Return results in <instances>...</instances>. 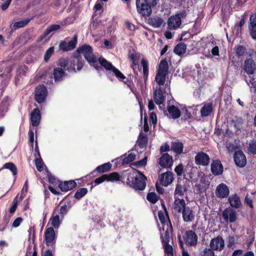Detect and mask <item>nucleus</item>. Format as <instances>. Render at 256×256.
<instances>
[{"label": "nucleus", "mask_w": 256, "mask_h": 256, "mask_svg": "<svg viewBox=\"0 0 256 256\" xmlns=\"http://www.w3.org/2000/svg\"><path fill=\"white\" fill-rule=\"evenodd\" d=\"M158 0H136V4L138 12L142 16H150L152 8L157 4Z\"/></svg>", "instance_id": "nucleus-3"}, {"label": "nucleus", "mask_w": 256, "mask_h": 256, "mask_svg": "<svg viewBox=\"0 0 256 256\" xmlns=\"http://www.w3.org/2000/svg\"><path fill=\"white\" fill-rule=\"evenodd\" d=\"M2 168L8 169L10 170L14 176L17 174V168L15 164L11 162H6L4 164Z\"/></svg>", "instance_id": "nucleus-45"}, {"label": "nucleus", "mask_w": 256, "mask_h": 256, "mask_svg": "<svg viewBox=\"0 0 256 256\" xmlns=\"http://www.w3.org/2000/svg\"><path fill=\"white\" fill-rule=\"evenodd\" d=\"M174 172L178 176H182L184 172V166L182 164H179L174 168Z\"/></svg>", "instance_id": "nucleus-64"}, {"label": "nucleus", "mask_w": 256, "mask_h": 256, "mask_svg": "<svg viewBox=\"0 0 256 256\" xmlns=\"http://www.w3.org/2000/svg\"><path fill=\"white\" fill-rule=\"evenodd\" d=\"M58 65L60 66V68H65L70 66V60L66 58L60 59L58 61Z\"/></svg>", "instance_id": "nucleus-60"}, {"label": "nucleus", "mask_w": 256, "mask_h": 256, "mask_svg": "<svg viewBox=\"0 0 256 256\" xmlns=\"http://www.w3.org/2000/svg\"><path fill=\"white\" fill-rule=\"evenodd\" d=\"M213 110L212 103H208L203 106L200 110V114L202 117H207L211 114Z\"/></svg>", "instance_id": "nucleus-36"}, {"label": "nucleus", "mask_w": 256, "mask_h": 256, "mask_svg": "<svg viewBox=\"0 0 256 256\" xmlns=\"http://www.w3.org/2000/svg\"><path fill=\"white\" fill-rule=\"evenodd\" d=\"M170 224L169 228H167L164 232V236L161 234L160 238L162 239V244H169V242L170 240V232H172L173 229L170 230Z\"/></svg>", "instance_id": "nucleus-42"}, {"label": "nucleus", "mask_w": 256, "mask_h": 256, "mask_svg": "<svg viewBox=\"0 0 256 256\" xmlns=\"http://www.w3.org/2000/svg\"><path fill=\"white\" fill-rule=\"evenodd\" d=\"M248 150L252 154H256V140H251L249 144Z\"/></svg>", "instance_id": "nucleus-57"}, {"label": "nucleus", "mask_w": 256, "mask_h": 256, "mask_svg": "<svg viewBox=\"0 0 256 256\" xmlns=\"http://www.w3.org/2000/svg\"><path fill=\"white\" fill-rule=\"evenodd\" d=\"M112 72L120 81L126 79V76L116 67L113 68V70Z\"/></svg>", "instance_id": "nucleus-56"}, {"label": "nucleus", "mask_w": 256, "mask_h": 256, "mask_svg": "<svg viewBox=\"0 0 256 256\" xmlns=\"http://www.w3.org/2000/svg\"><path fill=\"white\" fill-rule=\"evenodd\" d=\"M158 216L162 224L163 225L166 222V219H168L164 212L162 210L158 211Z\"/></svg>", "instance_id": "nucleus-62"}, {"label": "nucleus", "mask_w": 256, "mask_h": 256, "mask_svg": "<svg viewBox=\"0 0 256 256\" xmlns=\"http://www.w3.org/2000/svg\"><path fill=\"white\" fill-rule=\"evenodd\" d=\"M214 250L210 248H206L201 253V256H214Z\"/></svg>", "instance_id": "nucleus-63"}, {"label": "nucleus", "mask_w": 256, "mask_h": 256, "mask_svg": "<svg viewBox=\"0 0 256 256\" xmlns=\"http://www.w3.org/2000/svg\"><path fill=\"white\" fill-rule=\"evenodd\" d=\"M136 154L134 153H130L127 156L126 155L122 156L120 160H122V164H127L131 162H132L136 159Z\"/></svg>", "instance_id": "nucleus-41"}, {"label": "nucleus", "mask_w": 256, "mask_h": 256, "mask_svg": "<svg viewBox=\"0 0 256 256\" xmlns=\"http://www.w3.org/2000/svg\"><path fill=\"white\" fill-rule=\"evenodd\" d=\"M174 199L172 208L176 212L181 213L187 207L185 200L184 199L180 198L178 196H174Z\"/></svg>", "instance_id": "nucleus-23"}, {"label": "nucleus", "mask_w": 256, "mask_h": 256, "mask_svg": "<svg viewBox=\"0 0 256 256\" xmlns=\"http://www.w3.org/2000/svg\"><path fill=\"white\" fill-rule=\"evenodd\" d=\"M174 180L172 173L170 172H166L162 174L160 178V184L164 186L170 185Z\"/></svg>", "instance_id": "nucleus-25"}, {"label": "nucleus", "mask_w": 256, "mask_h": 256, "mask_svg": "<svg viewBox=\"0 0 256 256\" xmlns=\"http://www.w3.org/2000/svg\"><path fill=\"white\" fill-rule=\"evenodd\" d=\"M234 159L236 166L239 168H244L246 164V158L242 150L235 152Z\"/></svg>", "instance_id": "nucleus-17"}, {"label": "nucleus", "mask_w": 256, "mask_h": 256, "mask_svg": "<svg viewBox=\"0 0 256 256\" xmlns=\"http://www.w3.org/2000/svg\"><path fill=\"white\" fill-rule=\"evenodd\" d=\"M243 70L248 74H253L256 72V62L250 55L244 61Z\"/></svg>", "instance_id": "nucleus-9"}, {"label": "nucleus", "mask_w": 256, "mask_h": 256, "mask_svg": "<svg viewBox=\"0 0 256 256\" xmlns=\"http://www.w3.org/2000/svg\"><path fill=\"white\" fill-rule=\"evenodd\" d=\"M84 61L80 54H74L70 60V66L66 70L69 72H76L80 71L84 67Z\"/></svg>", "instance_id": "nucleus-6"}, {"label": "nucleus", "mask_w": 256, "mask_h": 256, "mask_svg": "<svg viewBox=\"0 0 256 256\" xmlns=\"http://www.w3.org/2000/svg\"><path fill=\"white\" fill-rule=\"evenodd\" d=\"M70 209V207H68L66 204H64L60 208L57 206L56 207L54 212L53 214H59L62 218H63L65 215L68 212Z\"/></svg>", "instance_id": "nucleus-39"}, {"label": "nucleus", "mask_w": 256, "mask_h": 256, "mask_svg": "<svg viewBox=\"0 0 256 256\" xmlns=\"http://www.w3.org/2000/svg\"><path fill=\"white\" fill-rule=\"evenodd\" d=\"M165 256H174V251L172 246L170 244H162Z\"/></svg>", "instance_id": "nucleus-53"}, {"label": "nucleus", "mask_w": 256, "mask_h": 256, "mask_svg": "<svg viewBox=\"0 0 256 256\" xmlns=\"http://www.w3.org/2000/svg\"><path fill=\"white\" fill-rule=\"evenodd\" d=\"M188 186L186 181L182 180H178L174 192V196H177V195L181 196H184L188 191Z\"/></svg>", "instance_id": "nucleus-13"}, {"label": "nucleus", "mask_w": 256, "mask_h": 256, "mask_svg": "<svg viewBox=\"0 0 256 256\" xmlns=\"http://www.w3.org/2000/svg\"><path fill=\"white\" fill-rule=\"evenodd\" d=\"M148 23L152 27L156 28L160 27L163 24H165L163 19L158 16L150 18L148 19Z\"/></svg>", "instance_id": "nucleus-32"}, {"label": "nucleus", "mask_w": 256, "mask_h": 256, "mask_svg": "<svg viewBox=\"0 0 256 256\" xmlns=\"http://www.w3.org/2000/svg\"><path fill=\"white\" fill-rule=\"evenodd\" d=\"M154 98L155 102L158 105H160L164 102L166 96H164V91L160 86L154 90Z\"/></svg>", "instance_id": "nucleus-27"}, {"label": "nucleus", "mask_w": 256, "mask_h": 256, "mask_svg": "<svg viewBox=\"0 0 256 256\" xmlns=\"http://www.w3.org/2000/svg\"><path fill=\"white\" fill-rule=\"evenodd\" d=\"M41 118L40 110L38 108H35L30 114V122L33 126H38Z\"/></svg>", "instance_id": "nucleus-29"}, {"label": "nucleus", "mask_w": 256, "mask_h": 256, "mask_svg": "<svg viewBox=\"0 0 256 256\" xmlns=\"http://www.w3.org/2000/svg\"><path fill=\"white\" fill-rule=\"evenodd\" d=\"M77 183L74 180L62 181L60 180L58 183V187L61 191L67 192L76 188Z\"/></svg>", "instance_id": "nucleus-15"}, {"label": "nucleus", "mask_w": 256, "mask_h": 256, "mask_svg": "<svg viewBox=\"0 0 256 256\" xmlns=\"http://www.w3.org/2000/svg\"><path fill=\"white\" fill-rule=\"evenodd\" d=\"M171 150H173L177 154H180L183 152L184 144L182 142L177 140L173 142L171 144Z\"/></svg>", "instance_id": "nucleus-34"}, {"label": "nucleus", "mask_w": 256, "mask_h": 256, "mask_svg": "<svg viewBox=\"0 0 256 256\" xmlns=\"http://www.w3.org/2000/svg\"><path fill=\"white\" fill-rule=\"evenodd\" d=\"M168 73V63L166 60L164 58L160 62L155 77V81L160 86L164 84L166 76Z\"/></svg>", "instance_id": "nucleus-4"}, {"label": "nucleus", "mask_w": 256, "mask_h": 256, "mask_svg": "<svg viewBox=\"0 0 256 256\" xmlns=\"http://www.w3.org/2000/svg\"><path fill=\"white\" fill-rule=\"evenodd\" d=\"M182 216L184 222H191L194 219V214L192 208L189 206H187L182 212Z\"/></svg>", "instance_id": "nucleus-30"}, {"label": "nucleus", "mask_w": 256, "mask_h": 256, "mask_svg": "<svg viewBox=\"0 0 256 256\" xmlns=\"http://www.w3.org/2000/svg\"><path fill=\"white\" fill-rule=\"evenodd\" d=\"M194 162L198 166H208L210 162V158L207 154L204 152H200L196 156Z\"/></svg>", "instance_id": "nucleus-11"}, {"label": "nucleus", "mask_w": 256, "mask_h": 256, "mask_svg": "<svg viewBox=\"0 0 256 256\" xmlns=\"http://www.w3.org/2000/svg\"><path fill=\"white\" fill-rule=\"evenodd\" d=\"M173 164L172 156L168 153L162 154L159 160V164L164 168H170Z\"/></svg>", "instance_id": "nucleus-19"}, {"label": "nucleus", "mask_w": 256, "mask_h": 256, "mask_svg": "<svg viewBox=\"0 0 256 256\" xmlns=\"http://www.w3.org/2000/svg\"><path fill=\"white\" fill-rule=\"evenodd\" d=\"M56 239V235L54 228L50 227L46 228L44 234V240L46 245L51 246L53 250H55Z\"/></svg>", "instance_id": "nucleus-7"}, {"label": "nucleus", "mask_w": 256, "mask_h": 256, "mask_svg": "<svg viewBox=\"0 0 256 256\" xmlns=\"http://www.w3.org/2000/svg\"><path fill=\"white\" fill-rule=\"evenodd\" d=\"M186 49V45L184 42L178 43L176 45L174 50V52L178 56L184 54Z\"/></svg>", "instance_id": "nucleus-40"}, {"label": "nucleus", "mask_w": 256, "mask_h": 256, "mask_svg": "<svg viewBox=\"0 0 256 256\" xmlns=\"http://www.w3.org/2000/svg\"><path fill=\"white\" fill-rule=\"evenodd\" d=\"M78 36L76 34H75L72 40L68 42H66L65 41H62L60 43V49L62 50L63 52H68L76 48Z\"/></svg>", "instance_id": "nucleus-14"}, {"label": "nucleus", "mask_w": 256, "mask_h": 256, "mask_svg": "<svg viewBox=\"0 0 256 256\" xmlns=\"http://www.w3.org/2000/svg\"><path fill=\"white\" fill-rule=\"evenodd\" d=\"M246 15L243 14L242 16L241 19L238 23H237L235 24V27L238 28V31H241L242 28L244 24L246 22Z\"/></svg>", "instance_id": "nucleus-61"}, {"label": "nucleus", "mask_w": 256, "mask_h": 256, "mask_svg": "<svg viewBox=\"0 0 256 256\" xmlns=\"http://www.w3.org/2000/svg\"><path fill=\"white\" fill-rule=\"evenodd\" d=\"M198 236L192 230L186 232L184 240L186 243L190 246H196L198 242Z\"/></svg>", "instance_id": "nucleus-20"}, {"label": "nucleus", "mask_w": 256, "mask_h": 256, "mask_svg": "<svg viewBox=\"0 0 256 256\" xmlns=\"http://www.w3.org/2000/svg\"><path fill=\"white\" fill-rule=\"evenodd\" d=\"M112 164L110 162H108L104 163L98 166L94 170L90 173V175L94 176L96 172H97L98 174H102L108 172L112 169Z\"/></svg>", "instance_id": "nucleus-28"}, {"label": "nucleus", "mask_w": 256, "mask_h": 256, "mask_svg": "<svg viewBox=\"0 0 256 256\" xmlns=\"http://www.w3.org/2000/svg\"><path fill=\"white\" fill-rule=\"evenodd\" d=\"M60 26L59 24H53L48 26L46 30L44 32L43 34L40 36V39L42 40L46 37L51 32L56 31L60 29Z\"/></svg>", "instance_id": "nucleus-38"}, {"label": "nucleus", "mask_w": 256, "mask_h": 256, "mask_svg": "<svg viewBox=\"0 0 256 256\" xmlns=\"http://www.w3.org/2000/svg\"><path fill=\"white\" fill-rule=\"evenodd\" d=\"M31 254H32V256H37V249L36 244L34 246L33 248L30 244H29L28 246L26 256H30Z\"/></svg>", "instance_id": "nucleus-54"}, {"label": "nucleus", "mask_w": 256, "mask_h": 256, "mask_svg": "<svg viewBox=\"0 0 256 256\" xmlns=\"http://www.w3.org/2000/svg\"><path fill=\"white\" fill-rule=\"evenodd\" d=\"M35 164L36 166V168L38 172H42L44 170V163L41 158V157H38L36 158L34 160Z\"/></svg>", "instance_id": "nucleus-55"}, {"label": "nucleus", "mask_w": 256, "mask_h": 256, "mask_svg": "<svg viewBox=\"0 0 256 256\" xmlns=\"http://www.w3.org/2000/svg\"><path fill=\"white\" fill-rule=\"evenodd\" d=\"M216 194L217 197L220 198H227L230 194V190L228 186L225 184H220L216 186Z\"/></svg>", "instance_id": "nucleus-18"}, {"label": "nucleus", "mask_w": 256, "mask_h": 256, "mask_svg": "<svg viewBox=\"0 0 256 256\" xmlns=\"http://www.w3.org/2000/svg\"><path fill=\"white\" fill-rule=\"evenodd\" d=\"M147 160L148 158L147 156H145L142 160L132 162V163L130 164V166L132 168L133 166L136 168L145 166L146 165Z\"/></svg>", "instance_id": "nucleus-49"}, {"label": "nucleus", "mask_w": 256, "mask_h": 256, "mask_svg": "<svg viewBox=\"0 0 256 256\" xmlns=\"http://www.w3.org/2000/svg\"><path fill=\"white\" fill-rule=\"evenodd\" d=\"M128 186L136 190H143L146 185L147 178L140 170L133 168L132 172H126L124 180Z\"/></svg>", "instance_id": "nucleus-1"}, {"label": "nucleus", "mask_w": 256, "mask_h": 256, "mask_svg": "<svg viewBox=\"0 0 256 256\" xmlns=\"http://www.w3.org/2000/svg\"><path fill=\"white\" fill-rule=\"evenodd\" d=\"M30 19H25L14 23L13 28L14 30L25 26L30 22Z\"/></svg>", "instance_id": "nucleus-50"}, {"label": "nucleus", "mask_w": 256, "mask_h": 256, "mask_svg": "<svg viewBox=\"0 0 256 256\" xmlns=\"http://www.w3.org/2000/svg\"><path fill=\"white\" fill-rule=\"evenodd\" d=\"M53 216L50 218V222H51V224L52 226V228L56 229L58 228L60 224V216L56 213V214H53Z\"/></svg>", "instance_id": "nucleus-43"}, {"label": "nucleus", "mask_w": 256, "mask_h": 256, "mask_svg": "<svg viewBox=\"0 0 256 256\" xmlns=\"http://www.w3.org/2000/svg\"><path fill=\"white\" fill-rule=\"evenodd\" d=\"M168 111L170 116V118L174 120L179 118L181 114L180 110L178 107L174 105L168 106Z\"/></svg>", "instance_id": "nucleus-33"}, {"label": "nucleus", "mask_w": 256, "mask_h": 256, "mask_svg": "<svg viewBox=\"0 0 256 256\" xmlns=\"http://www.w3.org/2000/svg\"><path fill=\"white\" fill-rule=\"evenodd\" d=\"M248 27L252 38L256 40V12L250 15Z\"/></svg>", "instance_id": "nucleus-22"}, {"label": "nucleus", "mask_w": 256, "mask_h": 256, "mask_svg": "<svg viewBox=\"0 0 256 256\" xmlns=\"http://www.w3.org/2000/svg\"><path fill=\"white\" fill-rule=\"evenodd\" d=\"M65 71L60 67L54 68L52 73V78H54L55 82H62L66 75Z\"/></svg>", "instance_id": "nucleus-26"}, {"label": "nucleus", "mask_w": 256, "mask_h": 256, "mask_svg": "<svg viewBox=\"0 0 256 256\" xmlns=\"http://www.w3.org/2000/svg\"><path fill=\"white\" fill-rule=\"evenodd\" d=\"M228 201L232 208H238L242 204L240 198L236 194H232L229 196Z\"/></svg>", "instance_id": "nucleus-31"}, {"label": "nucleus", "mask_w": 256, "mask_h": 256, "mask_svg": "<svg viewBox=\"0 0 256 256\" xmlns=\"http://www.w3.org/2000/svg\"><path fill=\"white\" fill-rule=\"evenodd\" d=\"M98 62L100 64V66L101 67H104L106 70H108L112 71L113 68H115V66H114L111 62L107 60L102 56H100L98 58ZM98 71L100 72V70Z\"/></svg>", "instance_id": "nucleus-37"}, {"label": "nucleus", "mask_w": 256, "mask_h": 256, "mask_svg": "<svg viewBox=\"0 0 256 256\" xmlns=\"http://www.w3.org/2000/svg\"><path fill=\"white\" fill-rule=\"evenodd\" d=\"M234 50L236 56L238 57L242 56L246 53V48L243 46L238 45L235 46Z\"/></svg>", "instance_id": "nucleus-46"}, {"label": "nucleus", "mask_w": 256, "mask_h": 256, "mask_svg": "<svg viewBox=\"0 0 256 256\" xmlns=\"http://www.w3.org/2000/svg\"><path fill=\"white\" fill-rule=\"evenodd\" d=\"M142 66L143 70V75L144 80H146L148 75V62L146 60L143 58L141 61Z\"/></svg>", "instance_id": "nucleus-44"}, {"label": "nucleus", "mask_w": 256, "mask_h": 256, "mask_svg": "<svg viewBox=\"0 0 256 256\" xmlns=\"http://www.w3.org/2000/svg\"><path fill=\"white\" fill-rule=\"evenodd\" d=\"M105 181L108 182L122 181V183L124 184V174L120 175L117 172H112L108 174H104L95 179L94 182L96 185H97Z\"/></svg>", "instance_id": "nucleus-5"}, {"label": "nucleus", "mask_w": 256, "mask_h": 256, "mask_svg": "<svg viewBox=\"0 0 256 256\" xmlns=\"http://www.w3.org/2000/svg\"><path fill=\"white\" fill-rule=\"evenodd\" d=\"M146 198L150 202L155 204L159 200L160 196L154 192H150L147 194Z\"/></svg>", "instance_id": "nucleus-48"}, {"label": "nucleus", "mask_w": 256, "mask_h": 256, "mask_svg": "<svg viewBox=\"0 0 256 256\" xmlns=\"http://www.w3.org/2000/svg\"><path fill=\"white\" fill-rule=\"evenodd\" d=\"M210 246L213 250L222 251L224 247V240L221 236H218L210 240Z\"/></svg>", "instance_id": "nucleus-12"}, {"label": "nucleus", "mask_w": 256, "mask_h": 256, "mask_svg": "<svg viewBox=\"0 0 256 256\" xmlns=\"http://www.w3.org/2000/svg\"><path fill=\"white\" fill-rule=\"evenodd\" d=\"M210 170L215 176L222 174L224 172V166L220 160H212L210 165Z\"/></svg>", "instance_id": "nucleus-16"}, {"label": "nucleus", "mask_w": 256, "mask_h": 256, "mask_svg": "<svg viewBox=\"0 0 256 256\" xmlns=\"http://www.w3.org/2000/svg\"><path fill=\"white\" fill-rule=\"evenodd\" d=\"M232 122L234 123V126L236 130V131L238 132L240 130L241 126L243 124V120L241 118H236V120H232Z\"/></svg>", "instance_id": "nucleus-51"}, {"label": "nucleus", "mask_w": 256, "mask_h": 256, "mask_svg": "<svg viewBox=\"0 0 256 256\" xmlns=\"http://www.w3.org/2000/svg\"><path fill=\"white\" fill-rule=\"evenodd\" d=\"M76 54H83L85 59L89 64L94 67L97 70H102L100 66H99L96 58L93 54V49L92 46L88 44H84L80 46L76 50Z\"/></svg>", "instance_id": "nucleus-2"}, {"label": "nucleus", "mask_w": 256, "mask_h": 256, "mask_svg": "<svg viewBox=\"0 0 256 256\" xmlns=\"http://www.w3.org/2000/svg\"><path fill=\"white\" fill-rule=\"evenodd\" d=\"M101 20L98 18L92 19L90 24V28L92 30H95L100 24Z\"/></svg>", "instance_id": "nucleus-59"}, {"label": "nucleus", "mask_w": 256, "mask_h": 256, "mask_svg": "<svg viewBox=\"0 0 256 256\" xmlns=\"http://www.w3.org/2000/svg\"><path fill=\"white\" fill-rule=\"evenodd\" d=\"M182 24V20L178 14L170 16L168 20V28L170 30H176Z\"/></svg>", "instance_id": "nucleus-21"}, {"label": "nucleus", "mask_w": 256, "mask_h": 256, "mask_svg": "<svg viewBox=\"0 0 256 256\" xmlns=\"http://www.w3.org/2000/svg\"><path fill=\"white\" fill-rule=\"evenodd\" d=\"M222 216L225 222H229L230 223L234 222L237 220L236 211L230 207L224 210L222 212Z\"/></svg>", "instance_id": "nucleus-10"}, {"label": "nucleus", "mask_w": 256, "mask_h": 256, "mask_svg": "<svg viewBox=\"0 0 256 256\" xmlns=\"http://www.w3.org/2000/svg\"><path fill=\"white\" fill-rule=\"evenodd\" d=\"M88 189L85 188H80L76 192L74 197L76 200H80L88 193Z\"/></svg>", "instance_id": "nucleus-47"}, {"label": "nucleus", "mask_w": 256, "mask_h": 256, "mask_svg": "<svg viewBox=\"0 0 256 256\" xmlns=\"http://www.w3.org/2000/svg\"><path fill=\"white\" fill-rule=\"evenodd\" d=\"M8 102L6 101H2L0 103V118L4 117L8 111Z\"/></svg>", "instance_id": "nucleus-52"}, {"label": "nucleus", "mask_w": 256, "mask_h": 256, "mask_svg": "<svg viewBox=\"0 0 256 256\" xmlns=\"http://www.w3.org/2000/svg\"><path fill=\"white\" fill-rule=\"evenodd\" d=\"M48 94V90L44 85H38L35 89L34 100L38 104L45 102Z\"/></svg>", "instance_id": "nucleus-8"}, {"label": "nucleus", "mask_w": 256, "mask_h": 256, "mask_svg": "<svg viewBox=\"0 0 256 256\" xmlns=\"http://www.w3.org/2000/svg\"><path fill=\"white\" fill-rule=\"evenodd\" d=\"M54 46H51L46 50L44 56V60L45 62H47L49 60L52 55L54 52Z\"/></svg>", "instance_id": "nucleus-58"}, {"label": "nucleus", "mask_w": 256, "mask_h": 256, "mask_svg": "<svg viewBox=\"0 0 256 256\" xmlns=\"http://www.w3.org/2000/svg\"><path fill=\"white\" fill-rule=\"evenodd\" d=\"M140 54L136 52L134 49L128 50V58L132 61V64L131 68L135 72V68L136 66L138 65V61L140 58Z\"/></svg>", "instance_id": "nucleus-24"}, {"label": "nucleus", "mask_w": 256, "mask_h": 256, "mask_svg": "<svg viewBox=\"0 0 256 256\" xmlns=\"http://www.w3.org/2000/svg\"><path fill=\"white\" fill-rule=\"evenodd\" d=\"M137 142L140 148H146L148 143V136L146 134L143 133L142 132H140Z\"/></svg>", "instance_id": "nucleus-35"}]
</instances>
